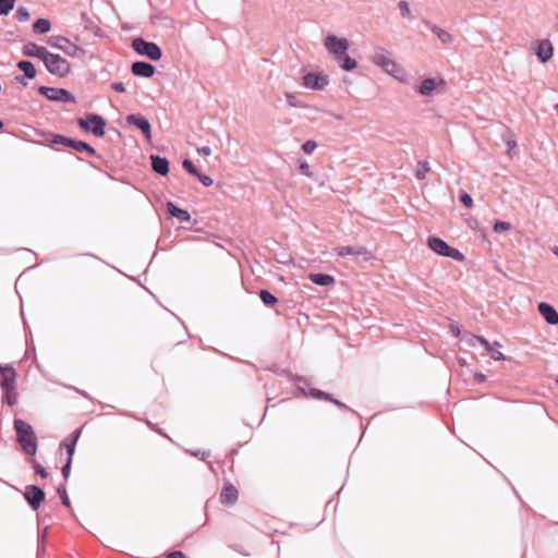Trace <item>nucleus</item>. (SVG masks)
Returning <instances> with one entry per match:
<instances>
[{
  "label": "nucleus",
  "instance_id": "f257e3e1",
  "mask_svg": "<svg viewBox=\"0 0 558 558\" xmlns=\"http://www.w3.org/2000/svg\"><path fill=\"white\" fill-rule=\"evenodd\" d=\"M325 47L344 71H352L356 68V61L347 54L349 41L345 38L326 37Z\"/></svg>",
  "mask_w": 558,
  "mask_h": 558
},
{
  "label": "nucleus",
  "instance_id": "f03ea898",
  "mask_svg": "<svg viewBox=\"0 0 558 558\" xmlns=\"http://www.w3.org/2000/svg\"><path fill=\"white\" fill-rule=\"evenodd\" d=\"M371 61L397 81L407 83L408 74L405 70L392 59L391 53L386 49L376 48L371 57Z\"/></svg>",
  "mask_w": 558,
  "mask_h": 558
},
{
  "label": "nucleus",
  "instance_id": "7ed1b4c3",
  "mask_svg": "<svg viewBox=\"0 0 558 558\" xmlns=\"http://www.w3.org/2000/svg\"><path fill=\"white\" fill-rule=\"evenodd\" d=\"M14 427L17 441L20 442L24 452L34 456L37 451V438L32 426L22 420H15Z\"/></svg>",
  "mask_w": 558,
  "mask_h": 558
},
{
  "label": "nucleus",
  "instance_id": "20e7f679",
  "mask_svg": "<svg viewBox=\"0 0 558 558\" xmlns=\"http://www.w3.org/2000/svg\"><path fill=\"white\" fill-rule=\"evenodd\" d=\"M427 246L437 255L450 257L458 262L464 260V255L457 248L448 245L444 240L437 236L427 239Z\"/></svg>",
  "mask_w": 558,
  "mask_h": 558
},
{
  "label": "nucleus",
  "instance_id": "39448f33",
  "mask_svg": "<svg viewBox=\"0 0 558 558\" xmlns=\"http://www.w3.org/2000/svg\"><path fill=\"white\" fill-rule=\"evenodd\" d=\"M133 50L143 57H146L153 61L161 59L162 52L158 45L151 41L145 40L143 37H135L131 44Z\"/></svg>",
  "mask_w": 558,
  "mask_h": 558
},
{
  "label": "nucleus",
  "instance_id": "423d86ee",
  "mask_svg": "<svg viewBox=\"0 0 558 558\" xmlns=\"http://www.w3.org/2000/svg\"><path fill=\"white\" fill-rule=\"evenodd\" d=\"M78 125L85 131H90L98 137L105 135L106 121L98 114H89L86 119H80Z\"/></svg>",
  "mask_w": 558,
  "mask_h": 558
},
{
  "label": "nucleus",
  "instance_id": "0eeeda50",
  "mask_svg": "<svg viewBox=\"0 0 558 558\" xmlns=\"http://www.w3.org/2000/svg\"><path fill=\"white\" fill-rule=\"evenodd\" d=\"M15 371L12 367H2V389H5L7 402L10 405L15 404L17 400V393L12 386L15 380Z\"/></svg>",
  "mask_w": 558,
  "mask_h": 558
},
{
  "label": "nucleus",
  "instance_id": "6e6552de",
  "mask_svg": "<svg viewBox=\"0 0 558 558\" xmlns=\"http://www.w3.org/2000/svg\"><path fill=\"white\" fill-rule=\"evenodd\" d=\"M328 84L329 76L324 72H308L302 80V85L311 90H323Z\"/></svg>",
  "mask_w": 558,
  "mask_h": 558
},
{
  "label": "nucleus",
  "instance_id": "1a4fd4ad",
  "mask_svg": "<svg viewBox=\"0 0 558 558\" xmlns=\"http://www.w3.org/2000/svg\"><path fill=\"white\" fill-rule=\"evenodd\" d=\"M51 45L60 50H62L65 54L74 58H81L84 56L85 51L82 47H80L76 43H73L69 39V37H52Z\"/></svg>",
  "mask_w": 558,
  "mask_h": 558
},
{
  "label": "nucleus",
  "instance_id": "9d476101",
  "mask_svg": "<svg viewBox=\"0 0 558 558\" xmlns=\"http://www.w3.org/2000/svg\"><path fill=\"white\" fill-rule=\"evenodd\" d=\"M44 63L47 70L52 74L64 76L70 72L69 63L58 54L48 52L44 60Z\"/></svg>",
  "mask_w": 558,
  "mask_h": 558
},
{
  "label": "nucleus",
  "instance_id": "9b49d317",
  "mask_svg": "<svg viewBox=\"0 0 558 558\" xmlns=\"http://www.w3.org/2000/svg\"><path fill=\"white\" fill-rule=\"evenodd\" d=\"M446 82L442 77H426L417 87V93L422 96H433L436 93H441L445 89Z\"/></svg>",
  "mask_w": 558,
  "mask_h": 558
},
{
  "label": "nucleus",
  "instance_id": "f8f14e48",
  "mask_svg": "<svg viewBox=\"0 0 558 558\" xmlns=\"http://www.w3.org/2000/svg\"><path fill=\"white\" fill-rule=\"evenodd\" d=\"M531 49L543 63L547 62L554 53V45L548 38H538L534 40L531 45Z\"/></svg>",
  "mask_w": 558,
  "mask_h": 558
},
{
  "label": "nucleus",
  "instance_id": "ddd939ff",
  "mask_svg": "<svg viewBox=\"0 0 558 558\" xmlns=\"http://www.w3.org/2000/svg\"><path fill=\"white\" fill-rule=\"evenodd\" d=\"M40 94L45 95L49 100L61 102H75V96L63 88L41 87Z\"/></svg>",
  "mask_w": 558,
  "mask_h": 558
},
{
  "label": "nucleus",
  "instance_id": "4468645a",
  "mask_svg": "<svg viewBox=\"0 0 558 558\" xmlns=\"http://www.w3.org/2000/svg\"><path fill=\"white\" fill-rule=\"evenodd\" d=\"M24 497L27 500V502L29 504V506L34 510H37L39 508L40 504L43 502V500L45 499V493L41 488H39L35 485H29V486H26V488H25Z\"/></svg>",
  "mask_w": 558,
  "mask_h": 558
},
{
  "label": "nucleus",
  "instance_id": "2eb2a0df",
  "mask_svg": "<svg viewBox=\"0 0 558 558\" xmlns=\"http://www.w3.org/2000/svg\"><path fill=\"white\" fill-rule=\"evenodd\" d=\"M129 125H134L142 131L147 141L151 140V129L149 121L140 114H129L125 119Z\"/></svg>",
  "mask_w": 558,
  "mask_h": 558
},
{
  "label": "nucleus",
  "instance_id": "dca6fc26",
  "mask_svg": "<svg viewBox=\"0 0 558 558\" xmlns=\"http://www.w3.org/2000/svg\"><path fill=\"white\" fill-rule=\"evenodd\" d=\"M538 312L548 324H558V312L551 305L542 302L538 304Z\"/></svg>",
  "mask_w": 558,
  "mask_h": 558
},
{
  "label": "nucleus",
  "instance_id": "f3484780",
  "mask_svg": "<svg viewBox=\"0 0 558 558\" xmlns=\"http://www.w3.org/2000/svg\"><path fill=\"white\" fill-rule=\"evenodd\" d=\"M131 69L134 75L147 78L155 73V68L151 64L142 61L134 62Z\"/></svg>",
  "mask_w": 558,
  "mask_h": 558
},
{
  "label": "nucleus",
  "instance_id": "a211bd4d",
  "mask_svg": "<svg viewBox=\"0 0 558 558\" xmlns=\"http://www.w3.org/2000/svg\"><path fill=\"white\" fill-rule=\"evenodd\" d=\"M51 29V22L47 17H38L32 24L34 35H46Z\"/></svg>",
  "mask_w": 558,
  "mask_h": 558
},
{
  "label": "nucleus",
  "instance_id": "6ab92c4d",
  "mask_svg": "<svg viewBox=\"0 0 558 558\" xmlns=\"http://www.w3.org/2000/svg\"><path fill=\"white\" fill-rule=\"evenodd\" d=\"M238 499V490L234 486L228 485L225 486L221 494H220V500L225 505H233Z\"/></svg>",
  "mask_w": 558,
  "mask_h": 558
},
{
  "label": "nucleus",
  "instance_id": "aec40b11",
  "mask_svg": "<svg viewBox=\"0 0 558 558\" xmlns=\"http://www.w3.org/2000/svg\"><path fill=\"white\" fill-rule=\"evenodd\" d=\"M336 253L344 257L347 255H367L368 251L364 246H340L336 248Z\"/></svg>",
  "mask_w": 558,
  "mask_h": 558
},
{
  "label": "nucleus",
  "instance_id": "412c9836",
  "mask_svg": "<svg viewBox=\"0 0 558 558\" xmlns=\"http://www.w3.org/2000/svg\"><path fill=\"white\" fill-rule=\"evenodd\" d=\"M151 167L160 175H166L169 172L168 160L159 156H151Z\"/></svg>",
  "mask_w": 558,
  "mask_h": 558
},
{
  "label": "nucleus",
  "instance_id": "4be33fe9",
  "mask_svg": "<svg viewBox=\"0 0 558 558\" xmlns=\"http://www.w3.org/2000/svg\"><path fill=\"white\" fill-rule=\"evenodd\" d=\"M481 344L489 352L490 357L495 361L505 360V355L501 351L498 350L500 347L499 342L489 343L486 339L481 340Z\"/></svg>",
  "mask_w": 558,
  "mask_h": 558
},
{
  "label": "nucleus",
  "instance_id": "5701e85b",
  "mask_svg": "<svg viewBox=\"0 0 558 558\" xmlns=\"http://www.w3.org/2000/svg\"><path fill=\"white\" fill-rule=\"evenodd\" d=\"M167 209H168L169 215L180 219L181 221H190L191 220V215L189 214V211L177 207L172 202L167 203Z\"/></svg>",
  "mask_w": 558,
  "mask_h": 558
},
{
  "label": "nucleus",
  "instance_id": "b1692460",
  "mask_svg": "<svg viewBox=\"0 0 558 558\" xmlns=\"http://www.w3.org/2000/svg\"><path fill=\"white\" fill-rule=\"evenodd\" d=\"M308 278L313 283L322 287H328L335 283V278L326 274H310Z\"/></svg>",
  "mask_w": 558,
  "mask_h": 558
},
{
  "label": "nucleus",
  "instance_id": "393cba45",
  "mask_svg": "<svg viewBox=\"0 0 558 558\" xmlns=\"http://www.w3.org/2000/svg\"><path fill=\"white\" fill-rule=\"evenodd\" d=\"M24 52L27 56L37 57L44 61L49 51H47L46 48L37 46L35 44H28L25 46Z\"/></svg>",
  "mask_w": 558,
  "mask_h": 558
},
{
  "label": "nucleus",
  "instance_id": "a878e982",
  "mask_svg": "<svg viewBox=\"0 0 558 558\" xmlns=\"http://www.w3.org/2000/svg\"><path fill=\"white\" fill-rule=\"evenodd\" d=\"M78 437L80 430H76L71 437L65 438L62 442V446L66 448L69 459L73 458Z\"/></svg>",
  "mask_w": 558,
  "mask_h": 558
},
{
  "label": "nucleus",
  "instance_id": "bb28decb",
  "mask_svg": "<svg viewBox=\"0 0 558 558\" xmlns=\"http://www.w3.org/2000/svg\"><path fill=\"white\" fill-rule=\"evenodd\" d=\"M17 68L24 72V77H26V78L32 80L36 75L35 66L31 61H26V60L20 61L17 63Z\"/></svg>",
  "mask_w": 558,
  "mask_h": 558
},
{
  "label": "nucleus",
  "instance_id": "cd10ccee",
  "mask_svg": "<svg viewBox=\"0 0 558 558\" xmlns=\"http://www.w3.org/2000/svg\"><path fill=\"white\" fill-rule=\"evenodd\" d=\"M151 23L156 26H169L172 24V20L165 15L162 12L153 14L150 16Z\"/></svg>",
  "mask_w": 558,
  "mask_h": 558
},
{
  "label": "nucleus",
  "instance_id": "c85d7f7f",
  "mask_svg": "<svg viewBox=\"0 0 558 558\" xmlns=\"http://www.w3.org/2000/svg\"><path fill=\"white\" fill-rule=\"evenodd\" d=\"M70 146L76 151H85L90 156L95 155V149L85 142L72 140V144Z\"/></svg>",
  "mask_w": 558,
  "mask_h": 558
},
{
  "label": "nucleus",
  "instance_id": "c756f323",
  "mask_svg": "<svg viewBox=\"0 0 558 558\" xmlns=\"http://www.w3.org/2000/svg\"><path fill=\"white\" fill-rule=\"evenodd\" d=\"M429 171H430V167H429L428 162L421 161V162H418L417 169L415 170V177L418 180H424L426 178V175L429 173Z\"/></svg>",
  "mask_w": 558,
  "mask_h": 558
},
{
  "label": "nucleus",
  "instance_id": "7c9ffc66",
  "mask_svg": "<svg viewBox=\"0 0 558 558\" xmlns=\"http://www.w3.org/2000/svg\"><path fill=\"white\" fill-rule=\"evenodd\" d=\"M481 340H485V338L472 333H466L462 337V341L469 347H475L476 343L481 344Z\"/></svg>",
  "mask_w": 558,
  "mask_h": 558
},
{
  "label": "nucleus",
  "instance_id": "2f4dec72",
  "mask_svg": "<svg viewBox=\"0 0 558 558\" xmlns=\"http://www.w3.org/2000/svg\"><path fill=\"white\" fill-rule=\"evenodd\" d=\"M29 16L28 10L23 5H20L14 13V19L19 22H26L29 20Z\"/></svg>",
  "mask_w": 558,
  "mask_h": 558
},
{
  "label": "nucleus",
  "instance_id": "473e14b6",
  "mask_svg": "<svg viewBox=\"0 0 558 558\" xmlns=\"http://www.w3.org/2000/svg\"><path fill=\"white\" fill-rule=\"evenodd\" d=\"M284 98H286L287 104L290 107H293V108H303L304 107L301 104V101L299 100V98L293 93H290V92L284 93Z\"/></svg>",
  "mask_w": 558,
  "mask_h": 558
},
{
  "label": "nucleus",
  "instance_id": "72a5a7b5",
  "mask_svg": "<svg viewBox=\"0 0 558 558\" xmlns=\"http://www.w3.org/2000/svg\"><path fill=\"white\" fill-rule=\"evenodd\" d=\"M259 296L266 305H274L278 301L277 298L267 290H262Z\"/></svg>",
  "mask_w": 558,
  "mask_h": 558
},
{
  "label": "nucleus",
  "instance_id": "f704fd0d",
  "mask_svg": "<svg viewBox=\"0 0 558 558\" xmlns=\"http://www.w3.org/2000/svg\"><path fill=\"white\" fill-rule=\"evenodd\" d=\"M426 28L430 31L434 35L440 36V35H450L447 31L442 29L441 27L437 26L436 24H433L428 21L424 22Z\"/></svg>",
  "mask_w": 558,
  "mask_h": 558
},
{
  "label": "nucleus",
  "instance_id": "c9c22d12",
  "mask_svg": "<svg viewBox=\"0 0 558 558\" xmlns=\"http://www.w3.org/2000/svg\"><path fill=\"white\" fill-rule=\"evenodd\" d=\"M398 8L400 10V13L403 17H410V14H411V10H410V4L408 1L405 0H400L398 2Z\"/></svg>",
  "mask_w": 558,
  "mask_h": 558
},
{
  "label": "nucleus",
  "instance_id": "e433bc0d",
  "mask_svg": "<svg viewBox=\"0 0 558 558\" xmlns=\"http://www.w3.org/2000/svg\"><path fill=\"white\" fill-rule=\"evenodd\" d=\"M16 0H2V16L9 15L14 9Z\"/></svg>",
  "mask_w": 558,
  "mask_h": 558
},
{
  "label": "nucleus",
  "instance_id": "4c0bfd02",
  "mask_svg": "<svg viewBox=\"0 0 558 558\" xmlns=\"http://www.w3.org/2000/svg\"><path fill=\"white\" fill-rule=\"evenodd\" d=\"M511 229V225L508 221H496L494 225V231L495 232H506Z\"/></svg>",
  "mask_w": 558,
  "mask_h": 558
},
{
  "label": "nucleus",
  "instance_id": "58836bf2",
  "mask_svg": "<svg viewBox=\"0 0 558 558\" xmlns=\"http://www.w3.org/2000/svg\"><path fill=\"white\" fill-rule=\"evenodd\" d=\"M299 170L305 177H308V178L313 177V172L311 171L310 165L306 160L300 161Z\"/></svg>",
  "mask_w": 558,
  "mask_h": 558
},
{
  "label": "nucleus",
  "instance_id": "ea45409f",
  "mask_svg": "<svg viewBox=\"0 0 558 558\" xmlns=\"http://www.w3.org/2000/svg\"><path fill=\"white\" fill-rule=\"evenodd\" d=\"M317 148V143L315 141H306L303 145H302V150L310 155L312 153H314V150Z\"/></svg>",
  "mask_w": 558,
  "mask_h": 558
},
{
  "label": "nucleus",
  "instance_id": "a19ab883",
  "mask_svg": "<svg viewBox=\"0 0 558 558\" xmlns=\"http://www.w3.org/2000/svg\"><path fill=\"white\" fill-rule=\"evenodd\" d=\"M183 168L192 175H198V170L193 165V162L189 159L183 160L182 162Z\"/></svg>",
  "mask_w": 558,
  "mask_h": 558
},
{
  "label": "nucleus",
  "instance_id": "79ce46f5",
  "mask_svg": "<svg viewBox=\"0 0 558 558\" xmlns=\"http://www.w3.org/2000/svg\"><path fill=\"white\" fill-rule=\"evenodd\" d=\"M51 136H52L51 142L53 144H62V145H66V146H70L72 144L71 138L64 137L62 135H51Z\"/></svg>",
  "mask_w": 558,
  "mask_h": 558
},
{
  "label": "nucleus",
  "instance_id": "37998d69",
  "mask_svg": "<svg viewBox=\"0 0 558 558\" xmlns=\"http://www.w3.org/2000/svg\"><path fill=\"white\" fill-rule=\"evenodd\" d=\"M196 178L199 180V182L204 185V186H210L213 185V179L209 177V175H206V174H202L201 172H198V175H196Z\"/></svg>",
  "mask_w": 558,
  "mask_h": 558
},
{
  "label": "nucleus",
  "instance_id": "c03bdc74",
  "mask_svg": "<svg viewBox=\"0 0 558 558\" xmlns=\"http://www.w3.org/2000/svg\"><path fill=\"white\" fill-rule=\"evenodd\" d=\"M461 199V203L466 207V208H471L473 206V199L471 197V195H469L468 193H463L460 197Z\"/></svg>",
  "mask_w": 558,
  "mask_h": 558
},
{
  "label": "nucleus",
  "instance_id": "a18cd8bd",
  "mask_svg": "<svg viewBox=\"0 0 558 558\" xmlns=\"http://www.w3.org/2000/svg\"><path fill=\"white\" fill-rule=\"evenodd\" d=\"M111 87L118 93L125 92V86L122 82H114V83H112Z\"/></svg>",
  "mask_w": 558,
  "mask_h": 558
},
{
  "label": "nucleus",
  "instance_id": "49530a36",
  "mask_svg": "<svg viewBox=\"0 0 558 558\" xmlns=\"http://www.w3.org/2000/svg\"><path fill=\"white\" fill-rule=\"evenodd\" d=\"M72 459L68 458L66 464L62 468V474L66 478L70 474Z\"/></svg>",
  "mask_w": 558,
  "mask_h": 558
},
{
  "label": "nucleus",
  "instance_id": "de8ad7c7",
  "mask_svg": "<svg viewBox=\"0 0 558 558\" xmlns=\"http://www.w3.org/2000/svg\"><path fill=\"white\" fill-rule=\"evenodd\" d=\"M33 463L36 472L40 474L43 477H47V472L45 471V469L35 461H33Z\"/></svg>",
  "mask_w": 558,
  "mask_h": 558
},
{
  "label": "nucleus",
  "instance_id": "09e8293b",
  "mask_svg": "<svg viewBox=\"0 0 558 558\" xmlns=\"http://www.w3.org/2000/svg\"><path fill=\"white\" fill-rule=\"evenodd\" d=\"M196 150L198 154H202L204 156H209L211 154V148L209 146L198 147Z\"/></svg>",
  "mask_w": 558,
  "mask_h": 558
},
{
  "label": "nucleus",
  "instance_id": "8fccbe9b",
  "mask_svg": "<svg viewBox=\"0 0 558 558\" xmlns=\"http://www.w3.org/2000/svg\"><path fill=\"white\" fill-rule=\"evenodd\" d=\"M167 558H186L182 551H173Z\"/></svg>",
  "mask_w": 558,
  "mask_h": 558
},
{
  "label": "nucleus",
  "instance_id": "3c124183",
  "mask_svg": "<svg viewBox=\"0 0 558 558\" xmlns=\"http://www.w3.org/2000/svg\"><path fill=\"white\" fill-rule=\"evenodd\" d=\"M507 146H508V153L511 154V151H513L517 147V143L515 141H508L507 142Z\"/></svg>",
  "mask_w": 558,
  "mask_h": 558
},
{
  "label": "nucleus",
  "instance_id": "603ef678",
  "mask_svg": "<svg viewBox=\"0 0 558 558\" xmlns=\"http://www.w3.org/2000/svg\"><path fill=\"white\" fill-rule=\"evenodd\" d=\"M451 331H452V333H453L456 337H458V336L460 335V329H459V327H458V326H456V325H452V326H451Z\"/></svg>",
  "mask_w": 558,
  "mask_h": 558
},
{
  "label": "nucleus",
  "instance_id": "864d4df0",
  "mask_svg": "<svg viewBox=\"0 0 558 558\" xmlns=\"http://www.w3.org/2000/svg\"><path fill=\"white\" fill-rule=\"evenodd\" d=\"M61 497H62L63 505L70 506V500H69V497L66 496L65 492H63V495Z\"/></svg>",
  "mask_w": 558,
  "mask_h": 558
},
{
  "label": "nucleus",
  "instance_id": "5fc2aeb1",
  "mask_svg": "<svg viewBox=\"0 0 558 558\" xmlns=\"http://www.w3.org/2000/svg\"><path fill=\"white\" fill-rule=\"evenodd\" d=\"M484 378H485V376L483 374H480V373L475 374L476 380L482 381V380H484Z\"/></svg>",
  "mask_w": 558,
  "mask_h": 558
},
{
  "label": "nucleus",
  "instance_id": "6e6d98bb",
  "mask_svg": "<svg viewBox=\"0 0 558 558\" xmlns=\"http://www.w3.org/2000/svg\"><path fill=\"white\" fill-rule=\"evenodd\" d=\"M554 26H555L556 31L558 32V13L556 14L555 20H554Z\"/></svg>",
  "mask_w": 558,
  "mask_h": 558
},
{
  "label": "nucleus",
  "instance_id": "4d7b16f0",
  "mask_svg": "<svg viewBox=\"0 0 558 558\" xmlns=\"http://www.w3.org/2000/svg\"><path fill=\"white\" fill-rule=\"evenodd\" d=\"M16 81L21 82L22 84L26 85L27 83L24 81V77H21V76H16L15 77Z\"/></svg>",
  "mask_w": 558,
  "mask_h": 558
},
{
  "label": "nucleus",
  "instance_id": "13d9d810",
  "mask_svg": "<svg viewBox=\"0 0 558 558\" xmlns=\"http://www.w3.org/2000/svg\"><path fill=\"white\" fill-rule=\"evenodd\" d=\"M3 35H13V31L12 29H5V31H3Z\"/></svg>",
  "mask_w": 558,
  "mask_h": 558
},
{
  "label": "nucleus",
  "instance_id": "bf43d9fd",
  "mask_svg": "<svg viewBox=\"0 0 558 558\" xmlns=\"http://www.w3.org/2000/svg\"><path fill=\"white\" fill-rule=\"evenodd\" d=\"M551 252H553L556 256H558V246H554V247H551Z\"/></svg>",
  "mask_w": 558,
  "mask_h": 558
},
{
  "label": "nucleus",
  "instance_id": "052dcab7",
  "mask_svg": "<svg viewBox=\"0 0 558 558\" xmlns=\"http://www.w3.org/2000/svg\"><path fill=\"white\" fill-rule=\"evenodd\" d=\"M458 361H459V364H460V365H462V366H464V365H465V360H464V359H459Z\"/></svg>",
  "mask_w": 558,
  "mask_h": 558
},
{
  "label": "nucleus",
  "instance_id": "680f3d73",
  "mask_svg": "<svg viewBox=\"0 0 558 558\" xmlns=\"http://www.w3.org/2000/svg\"><path fill=\"white\" fill-rule=\"evenodd\" d=\"M94 35H95V36L100 35V28H98V27H97V28H96V31H95V33H94Z\"/></svg>",
  "mask_w": 558,
  "mask_h": 558
},
{
  "label": "nucleus",
  "instance_id": "e2e57ef3",
  "mask_svg": "<svg viewBox=\"0 0 558 558\" xmlns=\"http://www.w3.org/2000/svg\"><path fill=\"white\" fill-rule=\"evenodd\" d=\"M44 544H45V536H43V539H41V543H40V547L44 548Z\"/></svg>",
  "mask_w": 558,
  "mask_h": 558
},
{
  "label": "nucleus",
  "instance_id": "0e129e2a",
  "mask_svg": "<svg viewBox=\"0 0 558 558\" xmlns=\"http://www.w3.org/2000/svg\"><path fill=\"white\" fill-rule=\"evenodd\" d=\"M316 396L320 398V397H323V396H325V395H324L323 392H320V391H319V392H317V395H316Z\"/></svg>",
  "mask_w": 558,
  "mask_h": 558
},
{
  "label": "nucleus",
  "instance_id": "69168bd1",
  "mask_svg": "<svg viewBox=\"0 0 558 558\" xmlns=\"http://www.w3.org/2000/svg\"><path fill=\"white\" fill-rule=\"evenodd\" d=\"M555 109H556V111H557V113H558V105H556V106H555Z\"/></svg>",
  "mask_w": 558,
  "mask_h": 558
},
{
  "label": "nucleus",
  "instance_id": "338daca9",
  "mask_svg": "<svg viewBox=\"0 0 558 558\" xmlns=\"http://www.w3.org/2000/svg\"><path fill=\"white\" fill-rule=\"evenodd\" d=\"M556 383L558 384V379L556 380Z\"/></svg>",
  "mask_w": 558,
  "mask_h": 558
}]
</instances>
